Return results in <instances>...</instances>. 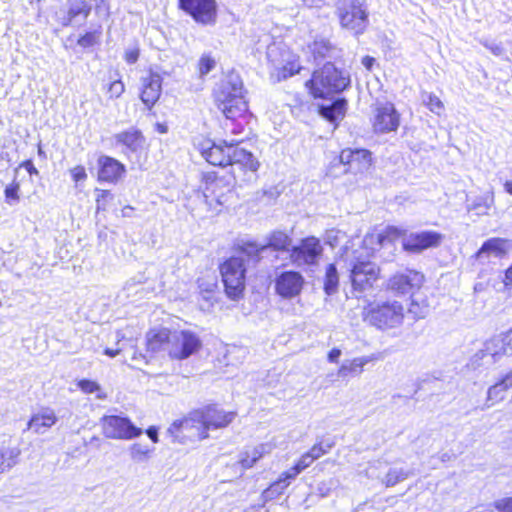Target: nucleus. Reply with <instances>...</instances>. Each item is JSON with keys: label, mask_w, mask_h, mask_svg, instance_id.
I'll list each match as a JSON object with an SVG mask.
<instances>
[{"label": "nucleus", "mask_w": 512, "mask_h": 512, "mask_svg": "<svg viewBox=\"0 0 512 512\" xmlns=\"http://www.w3.org/2000/svg\"><path fill=\"white\" fill-rule=\"evenodd\" d=\"M234 417V412L208 406L202 411L192 413L189 418L174 421L167 429V435L172 442L185 443L188 438L202 440L208 437V430L226 427Z\"/></svg>", "instance_id": "obj_1"}, {"label": "nucleus", "mask_w": 512, "mask_h": 512, "mask_svg": "<svg viewBox=\"0 0 512 512\" xmlns=\"http://www.w3.org/2000/svg\"><path fill=\"white\" fill-rule=\"evenodd\" d=\"M214 98L218 108L222 111L230 125L236 128H243L245 123L239 121L245 118L248 109L247 101L244 98V86L240 75L235 71L227 73L214 88ZM226 126L229 123H225Z\"/></svg>", "instance_id": "obj_2"}, {"label": "nucleus", "mask_w": 512, "mask_h": 512, "mask_svg": "<svg viewBox=\"0 0 512 512\" xmlns=\"http://www.w3.org/2000/svg\"><path fill=\"white\" fill-rule=\"evenodd\" d=\"M340 261L344 262L343 267L349 273L355 297H362L363 293L370 290L378 279V266L369 259L367 249L363 247L354 250L345 247Z\"/></svg>", "instance_id": "obj_3"}, {"label": "nucleus", "mask_w": 512, "mask_h": 512, "mask_svg": "<svg viewBox=\"0 0 512 512\" xmlns=\"http://www.w3.org/2000/svg\"><path fill=\"white\" fill-rule=\"evenodd\" d=\"M350 85L349 74L338 69L330 61L322 68L316 70L306 86L314 98H327L333 94H339Z\"/></svg>", "instance_id": "obj_4"}, {"label": "nucleus", "mask_w": 512, "mask_h": 512, "mask_svg": "<svg viewBox=\"0 0 512 512\" xmlns=\"http://www.w3.org/2000/svg\"><path fill=\"white\" fill-rule=\"evenodd\" d=\"M364 320L382 331L398 328L404 320V307L398 301L370 304L365 309Z\"/></svg>", "instance_id": "obj_5"}, {"label": "nucleus", "mask_w": 512, "mask_h": 512, "mask_svg": "<svg viewBox=\"0 0 512 512\" xmlns=\"http://www.w3.org/2000/svg\"><path fill=\"white\" fill-rule=\"evenodd\" d=\"M423 275L415 270H406L397 273L389 279L388 288L399 295L411 294V305L408 309L417 318H424L427 313L426 306H420L415 298V291L418 290L423 283Z\"/></svg>", "instance_id": "obj_6"}, {"label": "nucleus", "mask_w": 512, "mask_h": 512, "mask_svg": "<svg viewBox=\"0 0 512 512\" xmlns=\"http://www.w3.org/2000/svg\"><path fill=\"white\" fill-rule=\"evenodd\" d=\"M225 293L231 300L243 297L245 289L246 267L244 259L232 256L220 266Z\"/></svg>", "instance_id": "obj_7"}, {"label": "nucleus", "mask_w": 512, "mask_h": 512, "mask_svg": "<svg viewBox=\"0 0 512 512\" xmlns=\"http://www.w3.org/2000/svg\"><path fill=\"white\" fill-rule=\"evenodd\" d=\"M205 188L203 196L206 203L214 210L220 211L233 197V187L236 183L231 176L219 177L215 173L204 176Z\"/></svg>", "instance_id": "obj_8"}, {"label": "nucleus", "mask_w": 512, "mask_h": 512, "mask_svg": "<svg viewBox=\"0 0 512 512\" xmlns=\"http://www.w3.org/2000/svg\"><path fill=\"white\" fill-rule=\"evenodd\" d=\"M323 251L319 238L307 236L291 247L289 259L296 267H313L319 264Z\"/></svg>", "instance_id": "obj_9"}, {"label": "nucleus", "mask_w": 512, "mask_h": 512, "mask_svg": "<svg viewBox=\"0 0 512 512\" xmlns=\"http://www.w3.org/2000/svg\"><path fill=\"white\" fill-rule=\"evenodd\" d=\"M337 14L343 28L362 34L368 24V12L359 0H340Z\"/></svg>", "instance_id": "obj_10"}, {"label": "nucleus", "mask_w": 512, "mask_h": 512, "mask_svg": "<svg viewBox=\"0 0 512 512\" xmlns=\"http://www.w3.org/2000/svg\"><path fill=\"white\" fill-rule=\"evenodd\" d=\"M371 164L372 156L369 150L346 148L341 151L338 158H335L334 161L331 162L327 174L335 176L333 169L340 165L344 166V173H364L370 168Z\"/></svg>", "instance_id": "obj_11"}, {"label": "nucleus", "mask_w": 512, "mask_h": 512, "mask_svg": "<svg viewBox=\"0 0 512 512\" xmlns=\"http://www.w3.org/2000/svg\"><path fill=\"white\" fill-rule=\"evenodd\" d=\"M178 9L202 26H213L218 18L216 0H178Z\"/></svg>", "instance_id": "obj_12"}, {"label": "nucleus", "mask_w": 512, "mask_h": 512, "mask_svg": "<svg viewBox=\"0 0 512 512\" xmlns=\"http://www.w3.org/2000/svg\"><path fill=\"white\" fill-rule=\"evenodd\" d=\"M229 165L232 167L231 177L234 180H240L245 183L256 181L260 163L251 152L244 148H232L231 163Z\"/></svg>", "instance_id": "obj_13"}, {"label": "nucleus", "mask_w": 512, "mask_h": 512, "mask_svg": "<svg viewBox=\"0 0 512 512\" xmlns=\"http://www.w3.org/2000/svg\"><path fill=\"white\" fill-rule=\"evenodd\" d=\"M100 423L103 435L109 439L131 440L143 433L128 417L106 415L101 418Z\"/></svg>", "instance_id": "obj_14"}, {"label": "nucleus", "mask_w": 512, "mask_h": 512, "mask_svg": "<svg viewBox=\"0 0 512 512\" xmlns=\"http://www.w3.org/2000/svg\"><path fill=\"white\" fill-rule=\"evenodd\" d=\"M92 11L89 0H66L55 12V19L62 27L81 26L86 23Z\"/></svg>", "instance_id": "obj_15"}, {"label": "nucleus", "mask_w": 512, "mask_h": 512, "mask_svg": "<svg viewBox=\"0 0 512 512\" xmlns=\"http://www.w3.org/2000/svg\"><path fill=\"white\" fill-rule=\"evenodd\" d=\"M202 346L199 336L189 330L175 331L170 338L169 356L184 360L195 354Z\"/></svg>", "instance_id": "obj_16"}, {"label": "nucleus", "mask_w": 512, "mask_h": 512, "mask_svg": "<svg viewBox=\"0 0 512 512\" xmlns=\"http://www.w3.org/2000/svg\"><path fill=\"white\" fill-rule=\"evenodd\" d=\"M305 279L303 275L294 270L282 271L274 279V289L283 299H293L300 295Z\"/></svg>", "instance_id": "obj_17"}, {"label": "nucleus", "mask_w": 512, "mask_h": 512, "mask_svg": "<svg viewBox=\"0 0 512 512\" xmlns=\"http://www.w3.org/2000/svg\"><path fill=\"white\" fill-rule=\"evenodd\" d=\"M223 143L226 148L211 140H207L201 144V154L211 165L227 166L231 163V151L235 145H238V142L232 140L230 143L227 141H223Z\"/></svg>", "instance_id": "obj_18"}, {"label": "nucleus", "mask_w": 512, "mask_h": 512, "mask_svg": "<svg viewBox=\"0 0 512 512\" xmlns=\"http://www.w3.org/2000/svg\"><path fill=\"white\" fill-rule=\"evenodd\" d=\"M443 238V235L436 231L411 233L403 238L402 246L408 252L419 253L429 248L438 247Z\"/></svg>", "instance_id": "obj_19"}, {"label": "nucleus", "mask_w": 512, "mask_h": 512, "mask_svg": "<svg viewBox=\"0 0 512 512\" xmlns=\"http://www.w3.org/2000/svg\"><path fill=\"white\" fill-rule=\"evenodd\" d=\"M96 169L98 181L107 183H117L126 172L124 164L107 155L98 157Z\"/></svg>", "instance_id": "obj_20"}, {"label": "nucleus", "mask_w": 512, "mask_h": 512, "mask_svg": "<svg viewBox=\"0 0 512 512\" xmlns=\"http://www.w3.org/2000/svg\"><path fill=\"white\" fill-rule=\"evenodd\" d=\"M511 248V240L493 237L483 242L482 246L475 254V257L480 262L486 263L490 256H494L496 258L504 257Z\"/></svg>", "instance_id": "obj_21"}, {"label": "nucleus", "mask_w": 512, "mask_h": 512, "mask_svg": "<svg viewBox=\"0 0 512 512\" xmlns=\"http://www.w3.org/2000/svg\"><path fill=\"white\" fill-rule=\"evenodd\" d=\"M348 102L344 97H338L329 103L318 105L319 115L337 128L347 112Z\"/></svg>", "instance_id": "obj_22"}, {"label": "nucleus", "mask_w": 512, "mask_h": 512, "mask_svg": "<svg viewBox=\"0 0 512 512\" xmlns=\"http://www.w3.org/2000/svg\"><path fill=\"white\" fill-rule=\"evenodd\" d=\"M162 91V77L159 73L150 71L142 78L141 100L147 107L153 106L159 99Z\"/></svg>", "instance_id": "obj_23"}, {"label": "nucleus", "mask_w": 512, "mask_h": 512, "mask_svg": "<svg viewBox=\"0 0 512 512\" xmlns=\"http://www.w3.org/2000/svg\"><path fill=\"white\" fill-rule=\"evenodd\" d=\"M505 349V339L502 337H494L485 342L483 349L479 350L473 357V363L487 358L486 363L492 364L497 362L503 355Z\"/></svg>", "instance_id": "obj_24"}, {"label": "nucleus", "mask_w": 512, "mask_h": 512, "mask_svg": "<svg viewBox=\"0 0 512 512\" xmlns=\"http://www.w3.org/2000/svg\"><path fill=\"white\" fill-rule=\"evenodd\" d=\"M399 120V114L393 104H380L374 110L373 128H398Z\"/></svg>", "instance_id": "obj_25"}, {"label": "nucleus", "mask_w": 512, "mask_h": 512, "mask_svg": "<svg viewBox=\"0 0 512 512\" xmlns=\"http://www.w3.org/2000/svg\"><path fill=\"white\" fill-rule=\"evenodd\" d=\"M57 422V416L51 408H42L34 414L27 423V429H32L37 434L44 433Z\"/></svg>", "instance_id": "obj_26"}, {"label": "nucleus", "mask_w": 512, "mask_h": 512, "mask_svg": "<svg viewBox=\"0 0 512 512\" xmlns=\"http://www.w3.org/2000/svg\"><path fill=\"white\" fill-rule=\"evenodd\" d=\"M171 335L166 328L149 331L146 336L147 352L156 353L164 350L169 353Z\"/></svg>", "instance_id": "obj_27"}, {"label": "nucleus", "mask_w": 512, "mask_h": 512, "mask_svg": "<svg viewBox=\"0 0 512 512\" xmlns=\"http://www.w3.org/2000/svg\"><path fill=\"white\" fill-rule=\"evenodd\" d=\"M315 61H324L325 59H333L340 56V50L333 45L328 39L316 38L309 46Z\"/></svg>", "instance_id": "obj_28"}, {"label": "nucleus", "mask_w": 512, "mask_h": 512, "mask_svg": "<svg viewBox=\"0 0 512 512\" xmlns=\"http://www.w3.org/2000/svg\"><path fill=\"white\" fill-rule=\"evenodd\" d=\"M292 237L282 230H274L266 236L265 249H272L279 252H289L293 246Z\"/></svg>", "instance_id": "obj_29"}, {"label": "nucleus", "mask_w": 512, "mask_h": 512, "mask_svg": "<svg viewBox=\"0 0 512 512\" xmlns=\"http://www.w3.org/2000/svg\"><path fill=\"white\" fill-rule=\"evenodd\" d=\"M116 141L130 151L136 152L143 147L145 140L140 130H126L116 135Z\"/></svg>", "instance_id": "obj_30"}, {"label": "nucleus", "mask_w": 512, "mask_h": 512, "mask_svg": "<svg viewBox=\"0 0 512 512\" xmlns=\"http://www.w3.org/2000/svg\"><path fill=\"white\" fill-rule=\"evenodd\" d=\"M270 451L268 444H260L252 449H247L240 453L239 463L242 468H251L264 454Z\"/></svg>", "instance_id": "obj_31"}, {"label": "nucleus", "mask_w": 512, "mask_h": 512, "mask_svg": "<svg viewBox=\"0 0 512 512\" xmlns=\"http://www.w3.org/2000/svg\"><path fill=\"white\" fill-rule=\"evenodd\" d=\"M372 360L373 357L371 356H363L354 358L350 361H346L339 368L338 376L345 378L348 375H359L362 373L364 366Z\"/></svg>", "instance_id": "obj_32"}, {"label": "nucleus", "mask_w": 512, "mask_h": 512, "mask_svg": "<svg viewBox=\"0 0 512 512\" xmlns=\"http://www.w3.org/2000/svg\"><path fill=\"white\" fill-rule=\"evenodd\" d=\"M103 34V27L101 24L93 25L90 30L85 31L77 39V45L83 49H89L94 46L100 45Z\"/></svg>", "instance_id": "obj_33"}, {"label": "nucleus", "mask_w": 512, "mask_h": 512, "mask_svg": "<svg viewBox=\"0 0 512 512\" xmlns=\"http://www.w3.org/2000/svg\"><path fill=\"white\" fill-rule=\"evenodd\" d=\"M20 450L18 448L0 449V474L11 470L18 462Z\"/></svg>", "instance_id": "obj_34"}, {"label": "nucleus", "mask_w": 512, "mask_h": 512, "mask_svg": "<svg viewBox=\"0 0 512 512\" xmlns=\"http://www.w3.org/2000/svg\"><path fill=\"white\" fill-rule=\"evenodd\" d=\"M411 475H413V472L410 470H405L403 468H390L386 475L381 478V483L386 487H393L399 482L406 480Z\"/></svg>", "instance_id": "obj_35"}, {"label": "nucleus", "mask_w": 512, "mask_h": 512, "mask_svg": "<svg viewBox=\"0 0 512 512\" xmlns=\"http://www.w3.org/2000/svg\"><path fill=\"white\" fill-rule=\"evenodd\" d=\"M339 286V275L335 264H329L326 267L324 278V291L327 295L337 292Z\"/></svg>", "instance_id": "obj_36"}, {"label": "nucleus", "mask_w": 512, "mask_h": 512, "mask_svg": "<svg viewBox=\"0 0 512 512\" xmlns=\"http://www.w3.org/2000/svg\"><path fill=\"white\" fill-rule=\"evenodd\" d=\"M239 250L242 254L246 255L248 258L255 262H258L260 260V254L266 251L264 244H258L254 241L243 242L239 246Z\"/></svg>", "instance_id": "obj_37"}, {"label": "nucleus", "mask_w": 512, "mask_h": 512, "mask_svg": "<svg viewBox=\"0 0 512 512\" xmlns=\"http://www.w3.org/2000/svg\"><path fill=\"white\" fill-rule=\"evenodd\" d=\"M494 202L493 195H483L476 197L473 202L469 205L468 209L475 211L477 215H485L488 213Z\"/></svg>", "instance_id": "obj_38"}, {"label": "nucleus", "mask_w": 512, "mask_h": 512, "mask_svg": "<svg viewBox=\"0 0 512 512\" xmlns=\"http://www.w3.org/2000/svg\"><path fill=\"white\" fill-rule=\"evenodd\" d=\"M288 486L289 482L283 483L280 479H278L262 492L261 498L263 502L266 503L273 499H276L277 497L284 493L285 489Z\"/></svg>", "instance_id": "obj_39"}, {"label": "nucleus", "mask_w": 512, "mask_h": 512, "mask_svg": "<svg viewBox=\"0 0 512 512\" xmlns=\"http://www.w3.org/2000/svg\"><path fill=\"white\" fill-rule=\"evenodd\" d=\"M422 103L433 113L440 115L443 110L442 101L433 93L423 92L421 94Z\"/></svg>", "instance_id": "obj_40"}, {"label": "nucleus", "mask_w": 512, "mask_h": 512, "mask_svg": "<svg viewBox=\"0 0 512 512\" xmlns=\"http://www.w3.org/2000/svg\"><path fill=\"white\" fill-rule=\"evenodd\" d=\"M151 449L143 444L135 443L130 447L131 459L135 462H144L149 458Z\"/></svg>", "instance_id": "obj_41"}, {"label": "nucleus", "mask_w": 512, "mask_h": 512, "mask_svg": "<svg viewBox=\"0 0 512 512\" xmlns=\"http://www.w3.org/2000/svg\"><path fill=\"white\" fill-rule=\"evenodd\" d=\"M197 283L200 294L202 295L203 299L206 301H210L217 287L216 281L214 279L207 280L201 278L198 279Z\"/></svg>", "instance_id": "obj_42"}, {"label": "nucleus", "mask_w": 512, "mask_h": 512, "mask_svg": "<svg viewBox=\"0 0 512 512\" xmlns=\"http://www.w3.org/2000/svg\"><path fill=\"white\" fill-rule=\"evenodd\" d=\"M20 184L17 182L16 177L13 179L12 183L6 186L4 190L5 201L9 205H15L19 202Z\"/></svg>", "instance_id": "obj_43"}, {"label": "nucleus", "mask_w": 512, "mask_h": 512, "mask_svg": "<svg viewBox=\"0 0 512 512\" xmlns=\"http://www.w3.org/2000/svg\"><path fill=\"white\" fill-rule=\"evenodd\" d=\"M96 193V210L105 211L107 208V203L110 200H113L114 196L109 190L95 189Z\"/></svg>", "instance_id": "obj_44"}, {"label": "nucleus", "mask_w": 512, "mask_h": 512, "mask_svg": "<svg viewBox=\"0 0 512 512\" xmlns=\"http://www.w3.org/2000/svg\"><path fill=\"white\" fill-rule=\"evenodd\" d=\"M400 236V231L396 227H388L386 229L385 234L377 235V242L380 246H385L387 244H391L393 240Z\"/></svg>", "instance_id": "obj_45"}, {"label": "nucleus", "mask_w": 512, "mask_h": 512, "mask_svg": "<svg viewBox=\"0 0 512 512\" xmlns=\"http://www.w3.org/2000/svg\"><path fill=\"white\" fill-rule=\"evenodd\" d=\"M346 237V234L338 229L328 230L325 234V243L331 247L338 246L341 241Z\"/></svg>", "instance_id": "obj_46"}, {"label": "nucleus", "mask_w": 512, "mask_h": 512, "mask_svg": "<svg viewBox=\"0 0 512 512\" xmlns=\"http://www.w3.org/2000/svg\"><path fill=\"white\" fill-rule=\"evenodd\" d=\"M216 66V62L210 56H202L198 63L199 74L201 77L206 76L210 73Z\"/></svg>", "instance_id": "obj_47"}, {"label": "nucleus", "mask_w": 512, "mask_h": 512, "mask_svg": "<svg viewBox=\"0 0 512 512\" xmlns=\"http://www.w3.org/2000/svg\"><path fill=\"white\" fill-rule=\"evenodd\" d=\"M508 389H505L500 381L492 385L487 392V401H500L504 397V392Z\"/></svg>", "instance_id": "obj_48"}, {"label": "nucleus", "mask_w": 512, "mask_h": 512, "mask_svg": "<svg viewBox=\"0 0 512 512\" xmlns=\"http://www.w3.org/2000/svg\"><path fill=\"white\" fill-rule=\"evenodd\" d=\"M77 386L84 392V393H87V394H92V393H95V392H100L101 391V388H100V385L95 382V381H92V380H88V379H82L80 380L78 383H77Z\"/></svg>", "instance_id": "obj_49"}, {"label": "nucleus", "mask_w": 512, "mask_h": 512, "mask_svg": "<svg viewBox=\"0 0 512 512\" xmlns=\"http://www.w3.org/2000/svg\"><path fill=\"white\" fill-rule=\"evenodd\" d=\"M73 181L78 184L84 182L87 179V173L83 166L78 165L69 170Z\"/></svg>", "instance_id": "obj_50"}, {"label": "nucleus", "mask_w": 512, "mask_h": 512, "mask_svg": "<svg viewBox=\"0 0 512 512\" xmlns=\"http://www.w3.org/2000/svg\"><path fill=\"white\" fill-rule=\"evenodd\" d=\"M125 87L121 80L112 81L108 87L110 98H118L124 92Z\"/></svg>", "instance_id": "obj_51"}, {"label": "nucleus", "mask_w": 512, "mask_h": 512, "mask_svg": "<svg viewBox=\"0 0 512 512\" xmlns=\"http://www.w3.org/2000/svg\"><path fill=\"white\" fill-rule=\"evenodd\" d=\"M494 507L499 512H512V497L496 500L494 502Z\"/></svg>", "instance_id": "obj_52"}, {"label": "nucleus", "mask_w": 512, "mask_h": 512, "mask_svg": "<svg viewBox=\"0 0 512 512\" xmlns=\"http://www.w3.org/2000/svg\"><path fill=\"white\" fill-rule=\"evenodd\" d=\"M302 472V470H300L299 467H297L296 465H294L292 468H290L289 470L283 472L281 474V476L279 477V479L283 482V483H290L291 480L295 479L297 477V475H299L300 473Z\"/></svg>", "instance_id": "obj_53"}, {"label": "nucleus", "mask_w": 512, "mask_h": 512, "mask_svg": "<svg viewBox=\"0 0 512 512\" xmlns=\"http://www.w3.org/2000/svg\"><path fill=\"white\" fill-rule=\"evenodd\" d=\"M140 50L138 47L130 48L125 51L124 59L128 64H134L138 61Z\"/></svg>", "instance_id": "obj_54"}, {"label": "nucleus", "mask_w": 512, "mask_h": 512, "mask_svg": "<svg viewBox=\"0 0 512 512\" xmlns=\"http://www.w3.org/2000/svg\"><path fill=\"white\" fill-rule=\"evenodd\" d=\"M313 462H314V460L312 459V457L309 454V452H306L305 454H303L301 456V458L298 460V462L295 465L297 467H299L300 470L303 471L304 469L309 467Z\"/></svg>", "instance_id": "obj_55"}, {"label": "nucleus", "mask_w": 512, "mask_h": 512, "mask_svg": "<svg viewBox=\"0 0 512 512\" xmlns=\"http://www.w3.org/2000/svg\"><path fill=\"white\" fill-rule=\"evenodd\" d=\"M382 465V462L381 461H375L373 463H370L368 468L366 469V476L368 478H372V479H379V475L376 474V470Z\"/></svg>", "instance_id": "obj_56"}, {"label": "nucleus", "mask_w": 512, "mask_h": 512, "mask_svg": "<svg viewBox=\"0 0 512 512\" xmlns=\"http://www.w3.org/2000/svg\"><path fill=\"white\" fill-rule=\"evenodd\" d=\"M20 168H25L30 175L38 174V170L36 169V167L34 166V164L31 160L23 161L17 168H15V170H14L15 174L18 173V170Z\"/></svg>", "instance_id": "obj_57"}, {"label": "nucleus", "mask_w": 512, "mask_h": 512, "mask_svg": "<svg viewBox=\"0 0 512 512\" xmlns=\"http://www.w3.org/2000/svg\"><path fill=\"white\" fill-rule=\"evenodd\" d=\"M308 452L314 461L325 455V450L318 443L314 444Z\"/></svg>", "instance_id": "obj_58"}, {"label": "nucleus", "mask_w": 512, "mask_h": 512, "mask_svg": "<svg viewBox=\"0 0 512 512\" xmlns=\"http://www.w3.org/2000/svg\"><path fill=\"white\" fill-rule=\"evenodd\" d=\"M485 47L488 48L494 55L496 56H500L503 54V47L499 44H496V43H488V42H485L484 43Z\"/></svg>", "instance_id": "obj_59"}, {"label": "nucleus", "mask_w": 512, "mask_h": 512, "mask_svg": "<svg viewBox=\"0 0 512 512\" xmlns=\"http://www.w3.org/2000/svg\"><path fill=\"white\" fill-rule=\"evenodd\" d=\"M317 443L321 445V448L325 450V454H327L335 446V441L332 438L323 439Z\"/></svg>", "instance_id": "obj_60"}, {"label": "nucleus", "mask_w": 512, "mask_h": 512, "mask_svg": "<svg viewBox=\"0 0 512 512\" xmlns=\"http://www.w3.org/2000/svg\"><path fill=\"white\" fill-rule=\"evenodd\" d=\"M341 350L338 349V348H333L332 350H330V352L328 353V361L331 362V363H337L340 356H341Z\"/></svg>", "instance_id": "obj_61"}, {"label": "nucleus", "mask_w": 512, "mask_h": 512, "mask_svg": "<svg viewBox=\"0 0 512 512\" xmlns=\"http://www.w3.org/2000/svg\"><path fill=\"white\" fill-rule=\"evenodd\" d=\"M502 339H505L504 353L507 355H512V330L507 336L502 337Z\"/></svg>", "instance_id": "obj_62"}, {"label": "nucleus", "mask_w": 512, "mask_h": 512, "mask_svg": "<svg viewBox=\"0 0 512 512\" xmlns=\"http://www.w3.org/2000/svg\"><path fill=\"white\" fill-rule=\"evenodd\" d=\"M501 384L505 389H509L512 387V370L505 374L500 380Z\"/></svg>", "instance_id": "obj_63"}, {"label": "nucleus", "mask_w": 512, "mask_h": 512, "mask_svg": "<svg viewBox=\"0 0 512 512\" xmlns=\"http://www.w3.org/2000/svg\"><path fill=\"white\" fill-rule=\"evenodd\" d=\"M147 436L154 442H158V430L156 427L151 426L146 430Z\"/></svg>", "instance_id": "obj_64"}]
</instances>
